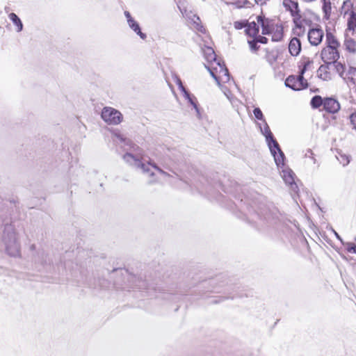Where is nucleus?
Wrapping results in <instances>:
<instances>
[{
  "label": "nucleus",
  "instance_id": "nucleus-23",
  "mask_svg": "<svg viewBox=\"0 0 356 356\" xmlns=\"http://www.w3.org/2000/svg\"><path fill=\"white\" fill-rule=\"evenodd\" d=\"M356 29V14L354 12H351L350 16L348 20V29L346 33L352 31V34Z\"/></svg>",
  "mask_w": 356,
  "mask_h": 356
},
{
  "label": "nucleus",
  "instance_id": "nucleus-18",
  "mask_svg": "<svg viewBox=\"0 0 356 356\" xmlns=\"http://www.w3.org/2000/svg\"><path fill=\"white\" fill-rule=\"evenodd\" d=\"M284 6L288 8L293 17L298 15L300 14V10L298 8V3L291 0H284Z\"/></svg>",
  "mask_w": 356,
  "mask_h": 356
},
{
  "label": "nucleus",
  "instance_id": "nucleus-25",
  "mask_svg": "<svg viewBox=\"0 0 356 356\" xmlns=\"http://www.w3.org/2000/svg\"><path fill=\"white\" fill-rule=\"evenodd\" d=\"M253 114L255 117V118H257V120H261L262 122H263V126L261 125V124H259V127H261L262 129H264L265 127V122L267 124L266 120L264 118V115H263V113L262 111H261V109L259 108H255L254 110H253Z\"/></svg>",
  "mask_w": 356,
  "mask_h": 356
},
{
  "label": "nucleus",
  "instance_id": "nucleus-43",
  "mask_svg": "<svg viewBox=\"0 0 356 356\" xmlns=\"http://www.w3.org/2000/svg\"><path fill=\"white\" fill-rule=\"evenodd\" d=\"M196 20H199V17L196 15H193V18L191 19V21L188 22V23L191 25L193 22H195Z\"/></svg>",
  "mask_w": 356,
  "mask_h": 356
},
{
  "label": "nucleus",
  "instance_id": "nucleus-29",
  "mask_svg": "<svg viewBox=\"0 0 356 356\" xmlns=\"http://www.w3.org/2000/svg\"><path fill=\"white\" fill-rule=\"evenodd\" d=\"M191 26L193 29H195L202 33H204L206 32V29L202 24L201 20L200 18H199V20H196L195 22H193V23L191 24Z\"/></svg>",
  "mask_w": 356,
  "mask_h": 356
},
{
  "label": "nucleus",
  "instance_id": "nucleus-20",
  "mask_svg": "<svg viewBox=\"0 0 356 356\" xmlns=\"http://www.w3.org/2000/svg\"><path fill=\"white\" fill-rule=\"evenodd\" d=\"M129 26L143 40L146 38V35L143 33L140 28V26L137 22L135 20H129V23H128Z\"/></svg>",
  "mask_w": 356,
  "mask_h": 356
},
{
  "label": "nucleus",
  "instance_id": "nucleus-17",
  "mask_svg": "<svg viewBox=\"0 0 356 356\" xmlns=\"http://www.w3.org/2000/svg\"><path fill=\"white\" fill-rule=\"evenodd\" d=\"M259 31L258 22H251L246 24L245 31L250 37L255 38L258 35Z\"/></svg>",
  "mask_w": 356,
  "mask_h": 356
},
{
  "label": "nucleus",
  "instance_id": "nucleus-44",
  "mask_svg": "<svg viewBox=\"0 0 356 356\" xmlns=\"http://www.w3.org/2000/svg\"><path fill=\"white\" fill-rule=\"evenodd\" d=\"M197 188L200 191V192L202 193H207V188H204V187H199V186H197Z\"/></svg>",
  "mask_w": 356,
  "mask_h": 356
},
{
  "label": "nucleus",
  "instance_id": "nucleus-40",
  "mask_svg": "<svg viewBox=\"0 0 356 356\" xmlns=\"http://www.w3.org/2000/svg\"><path fill=\"white\" fill-rule=\"evenodd\" d=\"M124 15L127 18V23H129V20H134L132 17L131 16V14L128 11L124 12Z\"/></svg>",
  "mask_w": 356,
  "mask_h": 356
},
{
  "label": "nucleus",
  "instance_id": "nucleus-15",
  "mask_svg": "<svg viewBox=\"0 0 356 356\" xmlns=\"http://www.w3.org/2000/svg\"><path fill=\"white\" fill-rule=\"evenodd\" d=\"M257 20L259 26H261L262 34L263 35L270 34L272 31L270 21L268 19H266L262 16H257Z\"/></svg>",
  "mask_w": 356,
  "mask_h": 356
},
{
  "label": "nucleus",
  "instance_id": "nucleus-6",
  "mask_svg": "<svg viewBox=\"0 0 356 356\" xmlns=\"http://www.w3.org/2000/svg\"><path fill=\"white\" fill-rule=\"evenodd\" d=\"M103 120L108 124H118L122 120V115L112 107H104L101 114Z\"/></svg>",
  "mask_w": 356,
  "mask_h": 356
},
{
  "label": "nucleus",
  "instance_id": "nucleus-3",
  "mask_svg": "<svg viewBox=\"0 0 356 356\" xmlns=\"http://www.w3.org/2000/svg\"><path fill=\"white\" fill-rule=\"evenodd\" d=\"M260 131L265 137L266 141L270 149L272 155L274 157L275 163L278 167L284 165V154L281 150L278 143L274 138L273 135L268 125L265 122V127L264 129L260 127Z\"/></svg>",
  "mask_w": 356,
  "mask_h": 356
},
{
  "label": "nucleus",
  "instance_id": "nucleus-28",
  "mask_svg": "<svg viewBox=\"0 0 356 356\" xmlns=\"http://www.w3.org/2000/svg\"><path fill=\"white\" fill-rule=\"evenodd\" d=\"M324 99L320 96H314L311 101V104L314 108H318L321 106H323Z\"/></svg>",
  "mask_w": 356,
  "mask_h": 356
},
{
  "label": "nucleus",
  "instance_id": "nucleus-42",
  "mask_svg": "<svg viewBox=\"0 0 356 356\" xmlns=\"http://www.w3.org/2000/svg\"><path fill=\"white\" fill-rule=\"evenodd\" d=\"M245 2H246V0H238V2L235 3V4L237 6V7H242L243 5H244Z\"/></svg>",
  "mask_w": 356,
  "mask_h": 356
},
{
  "label": "nucleus",
  "instance_id": "nucleus-34",
  "mask_svg": "<svg viewBox=\"0 0 356 356\" xmlns=\"http://www.w3.org/2000/svg\"><path fill=\"white\" fill-rule=\"evenodd\" d=\"M349 118L352 129L356 131V112L353 113Z\"/></svg>",
  "mask_w": 356,
  "mask_h": 356
},
{
  "label": "nucleus",
  "instance_id": "nucleus-1",
  "mask_svg": "<svg viewBox=\"0 0 356 356\" xmlns=\"http://www.w3.org/2000/svg\"><path fill=\"white\" fill-rule=\"evenodd\" d=\"M124 161L129 165L141 170L147 177L149 184H156L160 181L161 178L166 179L170 175L157 166L154 163L148 161L143 162L138 156H134L131 153H126L123 156Z\"/></svg>",
  "mask_w": 356,
  "mask_h": 356
},
{
  "label": "nucleus",
  "instance_id": "nucleus-30",
  "mask_svg": "<svg viewBox=\"0 0 356 356\" xmlns=\"http://www.w3.org/2000/svg\"><path fill=\"white\" fill-rule=\"evenodd\" d=\"M337 158L343 166H346L350 163V157L348 155L339 154Z\"/></svg>",
  "mask_w": 356,
  "mask_h": 356
},
{
  "label": "nucleus",
  "instance_id": "nucleus-37",
  "mask_svg": "<svg viewBox=\"0 0 356 356\" xmlns=\"http://www.w3.org/2000/svg\"><path fill=\"white\" fill-rule=\"evenodd\" d=\"M346 250L349 252H353L356 254V245L353 243H348L346 244Z\"/></svg>",
  "mask_w": 356,
  "mask_h": 356
},
{
  "label": "nucleus",
  "instance_id": "nucleus-35",
  "mask_svg": "<svg viewBox=\"0 0 356 356\" xmlns=\"http://www.w3.org/2000/svg\"><path fill=\"white\" fill-rule=\"evenodd\" d=\"M305 156L306 158L311 159L314 164L316 163V159L314 157V154L313 153V152L310 149H308L306 150L305 154Z\"/></svg>",
  "mask_w": 356,
  "mask_h": 356
},
{
  "label": "nucleus",
  "instance_id": "nucleus-39",
  "mask_svg": "<svg viewBox=\"0 0 356 356\" xmlns=\"http://www.w3.org/2000/svg\"><path fill=\"white\" fill-rule=\"evenodd\" d=\"M255 39L257 41V43L266 44L268 42V39L266 37L258 35L255 37Z\"/></svg>",
  "mask_w": 356,
  "mask_h": 356
},
{
  "label": "nucleus",
  "instance_id": "nucleus-14",
  "mask_svg": "<svg viewBox=\"0 0 356 356\" xmlns=\"http://www.w3.org/2000/svg\"><path fill=\"white\" fill-rule=\"evenodd\" d=\"M202 51L205 59L208 63H211V66H216V63L220 61V60H217L215 51L211 47H204L202 48Z\"/></svg>",
  "mask_w": 356,
  "mask_h": 356
},
{
  "label": "nucleus",
  "instance_id": "nucleus-19",
  "mask_svg": "<svg viewBox=\"0 0 356 356\" xmlns=\"http://www.w3.org/2000/svg\"><path fill=\"white\" fill-rule=\"evenodd\" d=\"M344 45L346 47V49L348 50L350 52L355 53L356 51V41L348 37V33H346V39L344 41Z\"/></svg>",
  "mask_w": 356,
  "mask_h": 356
},
{
  "label": "nucleus",
  "instance_id": "nucleus-41",
  "mask_svg": "<svg viewBox=\"0 0 356 356\" xmlns=\"http://www.w3.org/2000/svg\"><path fill=\"white\" fill-rule=\"evenodd\" d=\"M326 70V67H324V66H321L318 70V76H320V77H322V72L323 71H325Z\"/></svg>",
  "mask_w": 356,
  "mask_h": 356
},
{
  "label": "nucleus",
  "instance_id": "nucleus-31",
  "mask_svg": "<svg viewBox=\"0 0 356 356\" xmlns=\"http://www.w3.org/2000/svg\"><path fill=\"white\" fill-rule=\"evenodd\" d=\"M175 81L177 83V85L178 86L179 89L183 93V95H186V96H188V92L184 88V86L182 84V82H181V79L177 76H175Z\"/></svg>",
  "mask_w": 356,
  "mask_h": 356
},
{
  "label": "nucleus",
  "instance_id": "nucleus-38",
  "mask_svg": "<svg viewBox=\"0 0 356 356\" xmlns=\"http://www.w3.org/2000/svg\"><path fill=\"white\" fill-rule=\"evenodd\" d=\"M245 26H246V24H245L243 22L237 21L234 23V26L237 30H240L243 28H245Z\"/></svg>",
  "mask_w": 356,
  "mask_h": 356
},
{
  "label": "nucleus",
  "instance_id": "nucleus-27",
  "mask_svg": "<svg viewBox=\"0 0 356 356\" xmlns=\"http://www.w3.org/2000/svg\"><path fill=\"white\" fill-rule=\"evenodd\" d=\"M183 95L188 100V102L191 104V105H192L193 107L195 108V110L197 112V115L198 116H200V111H199V109L197 107L196 97L193 95H191V94L189 92H188V96H186V95Z\"/></svg>",
  "mask_w": 356,
  "mask_h": 356
},
{
  "label": "nucleus",
  "instance_id": "nucleus-47",
  "mask_svg": "<svg viewBox=\"0 0 356 356\" xmlns=\"http://www.w3.org/2000/svg\"><path fill=\"white\" fill-rule=\"evenodd\" d=\"M334 234H335V236H337V238L338 239H339L340 241H341V237L339 236V235L336 232H334Z\"/></svg>",
  "mask_w": 356,
  "mask_h": 356
},
{
  "label": "nucleus",
  "instance_id": "nucleus-13",
  "mask_svg": "<svg viewBox=\"0 0 356 356\" xmlns=\"http://www.w3.org/2000/svg\"><path fill=\"white\" fill-rule=\"evenodd\" d=\"M281 175L285 183L291 186L292 190L296 191L298 186L294 181L295 174L290 169H284Z\"/></svg>",
  "mask_w": 356,
  "mask_h": 356
},
{
  "label": "nucleus",
  "instance_id": "nucleus-9",
  "mask_svg": "<svg viewBox=\"0 0 356 356\" xmlns=\"http://www.w3.org/2000/svg\"><path fill=\"white\" fill-rule=\"evenodd\" d=\"M339 58L337 49L325 47L321 51V58L325 63H332Z\"/></svg>",
  "mask_w": 356,
  "mask_h": 356
},
{
  "label": "nucleus",
  "instance_id": "nucleus-21",
  "mask_svg": "<svg viewBox=\"0 0 356 356\" xmlns=\"http://www.w3.org/2000/svg\"><path fill=\"white\" fill-rule=\"evenodd\" d=\"M9 19L16 26L17 32H20L23 29V24L19 17L14 13H11L8 15Z\"/></svg>",
  "mask_w": 356,
  "mask_h": 356
},
{
  "label": "nucleus",
  "instance_id": "nucleus-22",
  "mask_svg": "<svg viewBox=\"0 0 356 356\" xmlns=\"http://www.w3.org/2000/svg\"><path fill=\"white\" fill-rule=\"evenodd\" d=\"M326 42L327 45L325 47H331L337 49L339 44L335 37L331 33H327L326 34Z\"/></svg>",
  "mask_w": 356,
  "mask_h": 356
},
{
  "label": "nucleus",
  "instance_id": "nucleus-5",
  "mask_svg": "<svg viewBox=\"0 0 356 356\" xmlns=\"http://www.w3.org/2000/svg\"><path fill=\"white\" fill-rule=\"evenodd\" d=\"M207 67L218 85L220 82L226 83L229 81V74L223 63L218 61L216 66Z\"/></svg>",
  "mask_w": 356,
  "mask_h": 356
},
{
  "label": "nucleus",
  "instance_id": "nucleus-7",
  "mask_svg": "<svg viewBox=\"0 0 356 356\" xmlns=\"http://www.w3.org/2000/svg\"><path fill=\"white\" fill-rule=\"evenodd\" d=\"M285 86L294 90H300L307 88L308 83L302 74L298 76H289L285 81Z\"/></svg>",
  "mask_w": 356,
  "mask_h": 356
},
{
  "label": "nucleus",
  "instance_id": "nucleus-33",
  "mask_svg": "<svg viewBox=\"0 0 356 356\" xmlns=\"http://www.w3.org/2000/svg\"><path fill=\"white\" fill-rule=\"evenodd\" d=\"M252 40H248V44L250 45V49L253 51H256L259 49V46L257 45V41L255 38H252Z\"/></svg>",
  "mask_w": 356,
  "mask_h": 356
},
{
  "label": "nucleus",
  "instance_id": "nucleus-8",
  "mask_svg": "<svg viewBox=\"0 0 356 356\" xmlns=\"http://www.w3.org/2000/svg\"><path fill=\"white\" fill-rule=\"evenodd\" d=\"M125 273L127 274V281L129 282L127 289H138L140 290L147 289V284L145 280L136 275L128 274L127 270Z\"/></svg>",
  "mask_w": 356,
  "mask_h": 356
},
{
  "label": "nucleus",
  "instance_id": "nucleus-36",
  "mask_svg": "<svg viewBox=\"0 0 356 356\" xmlns=\"http://www.w3.org/2000/svg\"><path fill=\"white\" fill-rule=\"evenodd\" d=\"M282 37V31L281 28H277L276 33L273 36V40L275 41H279Z\"/></svg>",
  "mask_w": 356,
  "mask_h": 356
},
{
  "label": "nucleus",
  "instance_id": "nucleus-10",
  "mask_svg": "<svg viewBox=\"0 0 356 356\" xmlns=\"http://www.w3.org/2000/svg\"><path fill=\"white\" fill-rule=\"evenodd\" d=\"M323 35V31L321 29H312L307 34L309 42L314 46H317L322 42Z\"/></svg>",
  "mask_w": 356,
  "mask_h": 356
},
{
  "label": "nucleus",
  "instance_id": "nucleus-26",
  "mask_svg": "<svg viewBox=\"0 0 356 356\" xmlns=\"http://www.w3.org/2000/svg\"><path fill=\"white\" fill-rule=\"evenodd\" d=\"M346 76L353 83H356V67H349Z\"/></svg>",
  "mask_w": 356,
  "mask_h": 356
},
{
  "label": "nucleus",
  "instance_id": "nucleus-45",
  "mask_svg": "<svg viewBox=\"0 0 356 356\" xmlns=\"http://www.w3.org/2000/svg\"><path fill=\"white\" fill-rule=\"evenodd\" d=\"M115 136L118 138V139L120 141H124V139L120 134H115Z\"/></svg>",
  "mask_w": 356,
  "mask_h": 356
},
{
  "label": "nucleus",
  "instance_id": "nucleus-16",
  "mask_svg": "<svg viewBox=\"0 0 356 356\" xmlns=\"http://www.w3.org/2000/svg\"><path fill=\"white\" fill-rule=\"evenodd\" d=\"M289 51L291 56H298L301 51V43L298 38H293L289 44Z\"/></svg>",
  "mask_w": 356,
  "mask_h": 356
},
{
  "label": "nucleus",
  "instance_id": "nucleus-2",
  "mask_svg": "<svg viewBox=\"0 0 356 356\" xmlns=\"http://www.w3.org/2000/svg\"><path fill=\"white\" fill-rule=\"evenodd\" d=\"M2 243L7 254L13 257L20 256V243L18 241L17 235L11 225L5 227L2 236Z\"/></svg>",
  "mask_w": 356,
  "mask_h": 356
},
{
  "label": "nucleus",
  "instance_id": "nucleus-11",
  "mask_svg": "<svg viewBox=\"0 0 356 356\" xmlns=\"http://www.w3.org/2000/svg\"><path fill=\"white\" fill-rule=\"evenodd\" d=\"M323 109L328 113H334L340 109V104L333 98H325L324 99Z\"/></svg>",
  "mask_w": 356,
  "mask_h": 356
},
{
  "label": "nucleus",
  "instance_id": "nucleus-24",
  "mask_svg": "<svg viewBox=\"0 0 356 356\" xmlns=\"http://www.w3.org/2000/svg\"><path fill=\"white\" fill-rule=\"evenodd\" d=\"M313 65V61L309 58H303L301 61V65L302 67L300 70V74L303 76L305 72L310 70Z\"/></svg>",
  "mask_w": 356,
  "mask_h": 356
},
{
  "label": "nucleus",
  "instance_id": "nucleus-12",
  "mask_svg": "<svg viewBox=\"0 0 356 356\" xmlns=\"http://www.w3.org/2000/svg\"><path fill=\"white\" fill-rule=\"evenodd\" d=\"M293 17L295 24L294 33L298 36L303 35L305 32L304 24L306 23V20L301 18L300 14Z\"/></svg>",
  "mask_w": 356,
  "mask_h": 356
},
{
  "label": "nucleus",
  "instance_id": "nucleus-32",
  "mask_svg": "<svg viewBox=\"0 0 356 356\" xmlns=\"http://www.w3.org/2000/svg\"><path fill=\"white\" fill-rule=\"evenodd\" d=\"M179 10L182 13L183 16L186 17L188 22L191 20V19L193 18V15H196V14L193 13L192 11H188L186 9L183 10L180 7Z\"/></svg>",
  "mask_w": 356,
  "mask_h": 356
},
{
  "label": "nucleus",
  "instance_id": "nucleus-46",
  "mask_svg": "<svg viewBox=\"0 0 356 356\" xmlns=\"http://www.w3.org/2000/svg\"><path fill=\"white\" fill-rule=\"evenodd\" d=\"M256 3L257 4H264L266 2V0H255Z\"/></svg>",
  "mask_w": 356,
  "mask_h": 356
},
{
  "label": "nucleus",
  "instance_id": "nucleus-4",
  "mask_svg": "<svg viewBox=\"0 0 356 356\" xmlns=\"http://www.w3.org/2000/svg\"><path fill=\"white\" fill-rule=\"evenodd\" d=\"M254 216H257L259 222L257 223L261 226L273 225L277 223L278 214L276 211H271L266 206L259 209V211H254ZM255 222L257 221L255 220Z\"/></svg>",
  "mask_w": 356,
  "mask_h": 356
}]
</instances>
